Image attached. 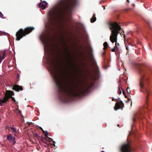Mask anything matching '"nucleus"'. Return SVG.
Wrapping results in <instances>:
<instances>
[{
    "instance_id": "nucleus-1",
    "label": "nucleus",
    "mask_w": 152,
    "mask_h": 152,
    "mask_svg": "<svg viewBox=\"0 0 152 152\" xmlns=\"http://www.w3.org/2000/svg\"><path fill=\"white\" fill-rule=\"evenodd\" d=\"M53 66L51 68L53 78L57 88V91L60 99L63 101L68 100L72 96L80 97L86 94L91 87L88 88L78 87L72 85L66 78V75L60 69L57 68L54 63V60H52Z\"/></svg>"
},
{
    "instance_id": "nucleus-2",
    "label": "nucleus",
    "mask_w": 152,
    "mask_h": 152,
    "mask_svg": "<svg viewBox=\"0 0 152 152\" xmlns=\"http://www.w3.org/2000/svg\"><path fill=\"white\" fill-rule=\"evenodd\" d=\"M108 25L112 32L110 36V40L113 43H115V46L111 49V51L112 52L118 51L120 45L117 42V36L121 29V27L116 22H109L108 23Z\"/></svg>"
},
{
    "instance_id": "nucleus-3",
    "label": "nucleus",
    "mask_w": 152,
    "mask_h": 152,
    "mask_svg": "<svg viewBox=\"0 0 152 152\" xmlns=\"http://www.w3.org/2000/svg\"><path fill=\"white\" fill-rule=\"evenodd\" d=\"M139 73L140 75V91L142 92L146 96V103L147 104L148 96L150 95V90L146 86L148 81V74L147 70L143 68L139 69Z\"/></svg>"
},
{
    "instance_id": "nucleus-4",
    "label": "nucleus",
    "mask_w": 152,
    "mask_h": 152,
    "mask_svg": "<svg viewBox=\"0 0 152 152\" xmlns=\"http://www.w3.org/2000/svg\"><path fill=\"white\" fill-rule=\"evenodd\" d=\"M77 0H60L58 2V6L68 11L71 14L72 10L76 5Z\"/></svg>"
},
{
    "instance_id": "nucleus-5",
    "label": "nucleus",
    "mask_w": 152,
    "mask_h": 152,
    "mask_svg": "<svg viewBox=\"0 0 152 152\" xmlns=\"http://www.w3.org/2000/svg\"><path fill=\"white\" fill-rule=\"evenodd\" d=\"M14 94L13 91L10 90H6L4 94V96L3 99H0V106L4 105V104L6 103L9 101V99L10 98H11L12 100L15 102V104H17L18 102L16 101L14 97L12 96L14 95Z\"/></svg>"
},
{
    "instance_id": "nucleus-6",
    "label": "nucleus",
    "mask_w": 152,
    "mask_h": 152,
    "mask_svg": "<svg viewBox=\"0 0 152 152\" xmlns=\"http://www.w3.org/2000/svg\"><path fill=\"white\" fill-rule=\"evenodd\" d=\"M34 29V27H27L24 30L22 28L20 29L16 33V39L19 41L23 37L31 32Z\"/></svg>"
},
{
    "instance_id": "nucleus-7",
    "label": "nucleus",
    "mask_w": 152,
    "mask_h": 152,
    "mask_svg": "<svg viewBox=\"0 0 152 152\" xmlns=\"http://www.w3.org/2000/svg\"><path fill=\"white\" fill-rule=\"evenodd\" d=\"M48 20L50 25L55 26L56 24L58 19L57 13L54 10H50L48 13Z\"/></svg>"
},
{
    "instance_id": "nucleus-8",
    "label": "nucleus",
    "mask_w": 152,
    "mask_h": 152,
    "mask_svg": "<svg viewBox=\"0 0 152 152\" xmlns=\"http://www.w3.org/2000/svg\"><path fill=\"white\" fill-rule=\"evenodd\" d=\"M147 110H148V109L145 106L144 109H142L139 111L134 113L133 114L132 118L133 122H135L137 120H141L143 117L144 113H146V111Z\"/></svg>"
},
{
    "instance_id": "nucleus-9",
    "label": "nucleus",
    "mask_w": 152,
    "mask_h": 152,
    "mask_svg": "<svg viewBox=\"0 0 152 152\" xmlns=\"http://www.w3.org/2000/svg\"><path fill=\"white\" fill-rule=\"evenodd\" d=\"M90 59L91 63L93 66L96 74L97 75H99L100 71L96 61L92 53H90Z\"/></svg>"
},
{
    "instance_id": "nucleus-10",
    "label": "nucleus",
    "mask_w": 152,
    "mask_h": 152,
    "mask_svg": "<svg viewBox=\"0 0 152 152\" xmlns=\"http://www.w3.org/2000/svg\"><path fill=\"white\" fill-rule=\"evenodd\" d=\"M121 152H132V149L130 143H126L122 145L120 148Z\"/></svg>"
},
{
    "instance_id": "nucleus-11",
    "label": "nucleus",
    "mask_w": 152,
    "mask_h": 152,
    "mask_svg": "<svg viewBox=\"0 0 152 152\" xmlns=\"http://www.w3.org/2000/svg\"><path fill=\"white\" fill-rule=\"evenodd\" d=\"M124 104L121 101H117L115 105L114 109L115 110H117L120 108L122 109L124 107Z\"/></svg>"
},
{
    "instance_id": "nucleus-12",
    "label": "nucleus",
    "mask_w": 152,
    "mask_h": 152,
    "mask_svg": "<svg viewBox=\"0 0 152 152\" xmlns=\"http://www.w3.org/2000/svg\"><path fill=\"white\" fill-rule=\"evenodd\" d=\"M12 89L17 92H19V91H22L23 89L22 86L18 85H14Z\"/></svg>"
},
{
    "instance_id": "nucleus-13",
    "label": "nucleus",
    "mask_w": 152,
    "mask_h": 152,
    "mask_svg": "<svg viewBox=\"0 0 152 152\" xmlns=\"http://www.w3.org/2000/svg\"><path fill=\"white\" fill-rule=\"evenodd\" d=\"M47 4V3L46 1H43L39 4V6L43 10L46 7Z\"/></svg>"
},
{
    "instance_id": "nucleus-14",
    "label": "nucleus",
    "mask_w": 152,
    "mask_h": 152,
    "mask_svg": "<svg viewBox=\"0 0 152 152\" xmlns=\"http://www.w3.org/2000/svg\"><path fill=\"white\" fill-rule=\"evenodd\" d=\"M5 55L6 53L4 51L0 52V63L1 62V60L5 58Z\"/></svg>"
},
{
    "instance_id": "nucleus-15",
    "label": "nucleus",
    "mask_w": 152,
    "mask_h": 152,
    "mask_svg": "<svg viewBox=\"0 0 152 152\" xmlns=\"http://www.w3.org/2000/svg\"><path fill=\"white\" fill-rule=\"evenodd\" d=\"M7 139L10 141H14L15 139L14 137H12L11 134H9L7 136Z\"/></svg>"
},
{
    "instance_id": "nucleus-16",
    "label": "nucleus",
    "mask_w": 152,
    "mask_h": 152,
    "mask_svg": "<svg viewBox=\"0 0 152 152\" xmlns=\"http://www.w3.org/2000/svg\"><path fill=\"white\" fill-rule=\"evenodd\" d=\"M96 18L95 17V14H94L91 19V22L92 23H94L96 21Z\"/></svg>"
},
{
    "instance_id": "nucleus-17",
    "label": "nucleus",
    "mask_w": 152,
    "mask_h": 152,
    "mask_svg": "<svg viewBox=\"0 0 152 152\" xmlns=\"http://www.w3.org/2000/svg\"><path fill=\"white\" fill-rule=\"evenodd\" d=\"M104 45V48L103 49L104 50H106L107 47H108V44L107 42H105L103 44Z\"/></svg>"
},
{
    "instance_id": "nucleus-18",
    "label": "nucleus",
    "mask_w": 152,
    "mask_h": 152,
    "mask_svg": "<svg viewBox=\"0 0 152 152\" xmlns=\"http://www.w3.org/2000/svg\"><path fill=\"white\" fill-rule=\"evenodd\" d=\"M46 140L47 141H48V142H51V141H53V142L54 143L53 144V145H54L55 146V142L53 141V139H52V138H50L49 137H46Z\"/></svg>"
},
{
    "instance_id": "nucleus-19",
    "label": "nucleus",
    "mask_w": 152,
    "mask_h": 152,
    "mask_svg": "<svg viewBox=\"0 0 152 152\" xmlns=\"http://www.w3.org/2000/svg\"><path fill=\"white\" fill-rule=\"evenodd\" d=\"M41 141L45 143H46L47 144H47V141L46 140V137H42L41 138Z\"/></svg>"
},
{
    "instance_id": "nucleus-20",
    "label": "nucleus",
    "mask_w": 152,
    "mask_h": 152,
    "mask_svg": "<svg viewBox=\"0 0 152 152\" xmlns=\"http://www.w3.org/2000/svg\"><path fill=\"white\" fill-rule=\"evenodd\" d=\"M20 75L19 74H17L16 76V81L17 82H15V83H17V82L19 80Z\"/></svg>"
},
{
    "instance_id": "nucleus-21",
    "label": "nucleus",
    "mask_w": 152,
    "mask_h": 152,
    "mask_svg": "<svg viewBox=\"0 0 152 152\" xmlns=\"http://www.w3.org/2000/svg\"><path fill=\"white\" fill-rule=\"evenodd\" d=\"M10 129L13 132H14L15 133H16V130L15 128L13 127H11Z\"/></svg>"
},
{
    "instance_id": "nucleus-22",
    "label": "nucleus",
    "mask_w": 152,
    "mask_h": 152,
    "mask_svg": "<svg viewBox=\"0 0 152 152\" xmlns=\"http://www.w3.org/2000/svg\"><path fill=\"white\" fill-rule=\"evenodd\" d=\"M120 86H119L118 87V93L120 94H121V91L120 89Z\"/></svg>"
},
{
    "instance_id": "nucleus-23",
    "label": "nucleus",
    "mask_w": 152,
    "mask_h": 152,
    "mask_svg": "<svg viewBox=\"0 0 152 152\" xmlns=\"http://www.w3.org/2000/svg\"><path fill=\"white\" fill-rule=\"evenodd\" d=\"M43 133L44 134L45 136V137H48V132L47 131L45 132L44 131H43Z\"/></svg>"
},
{
    "instance_id": "nucleus-24",
    "label": "nucleus",
    "mask_w": 152,
    "mask_h": 152,
    "mask_svg": "<svg viewBox=\"0 0 152 152\" xmlns=\"http://www.w3.org/2000/svg\"><path fill=\"white\" fill-rule=\"evenodd\" d=\"M3 14L1 13V12H0V18H3Z\"/></svg>"
},
{
    "instance_id": "nucleus-25",
    "label": "nucleus",
    "mask_w": 152,
    "mask_h": 152,
    "mask_svg": "<svg viewBox=\"0 0 152 152\" xmlns=\"http://www.w3.org/2000/svg\"><path fill=\"white\" fill-rule=\"evenodd\" d=\"M115 53V54L116 55H117L119 53V50L118 51H116L115 52H114Z\"/></svg>"
},
{
    "instance_id": "nucleus-26",
    "label": "nucleus",
    "mask_w": 152,
    "mask_h": 152,
    "mask_svg": "<svg viewBox=\"0 0 152 152\" xmlns=\"http://www.w3.org/2000/svg\"><path fill=\"white\" fill-rule=\"evenodd\" d=\"M126 48L127 50H128L129 49V48H128V46L126 47Z\"/></svg>"
},
{
    "instance_id": "nucleus-27",
    "label": "nucleus",
    "mask_w": 152,
    "mask_h": 152,
    "mask_svg": "<svg viewBox=\"0 0 152 152\" xmlns=\"http://www.w3.org/2000/svg\"><path fill=\"white\" fill-rule=\"evenodd\" d=\"M123 94H125V92H124V91H123Z\"/></svg>"
},
{
    "instance_id": "nucleus-28",
    "label": "nucleus",
    "mask_w": 152,
    "mask_h": 152,
    "mask_svg": "<svg viewBox=\"0 0 152 152\" xmlns=\"http://www.w3.org/2000/svg\"><path fill=\"white\" fill-rule=\"evenodd\" d=\"M40 129H41V130H42V131H43H43H44L42 129V128H40Z\"/></svg>"
},
{
    "instance_id": "nucleus-29",
    "label": "nucleus",
    "mask_w": 152,
    "mask_h": 152,
    "mask_svg": "<svg viewBox=\"0 0 152 152\" xmlns=\"http://www.w3.org/2000/svg\"><path fill=\"white\" fill-rule=\"evenodd\" d=\"M36 135L37 137H38V135L37 134H35Z\"/></svg>"
},
{
    "instance_id": "nucleus-30",
    "label": "nucleus",
    "mask_w": 152,
    "mask_h": 152,
    "mask_svg": "<svg viewBox=\"0 0 152 152\" xmlns=\"http://www.w3.org/2000/svg\"><path fill=\"white\" fill-rule=\"evenodd\" d=\"M127 1L128 3H129V0H127Z\"/></svg>"
},
{
    "instance_id": "nucleus-31",
    "label": "nucleus",
    "mask_w": 152,
    "mask_h": 152,
    "mask_svg": "<svg viewBox=\"0 0 152 152\" xmlns=\"http://www.w3.org/2000/svg\"><path fill=\"white\" fill-rule=\"evenodd\" d=\"M101 152H105L104 151H102Z\"/></svg>"
},
{
    "instance_id": "nucleus-32",
    "label": "nucleus",
    "mask_w": 152,
    "mask_h": 152,
    "mask_svg": "<svg viewBox=\"0 0 152 152\" xmlns=\"http://www.w3.org/2000/svg\"><path fill=\"white\" fill-rule=\"evenodd\" d=\"M148 23V24L149 25H150V24H149V23Z\"/></svg>"
},
{
    "instance_id": "nucleus-33",
    "label": "nucleus",
    "mask_w": 152,
    "mask_h": 152,
    "mask_svg": "<svg viewBox=\"0 0 152 152\" xmlns=\"http://www.w3.org/2000/svg\"><path fill=\"white\" fill-rule=\"evenodd\" d=\"M118 126H119V125H118Z\"/></svg>"
},
{
    "instance_id": "nucleus-34",
    "label": "nucleus",
    "mask_w": 152,
    "mask_h": 152,
    "mask_svg": "<svg viewBox=\"0 0 152 152\" xmlns=\"http://www.w3.org/2000/svg\"><path fill=\"white\" fill-rule=\"evenodd\" d=\"M112 100H113V101H114V99H112Z\"/></svg>"
},
{
    "instance_id": "nucleus-35",
    "label": "nucleus",
    "mask_w": 152,
    "mask_h": 152,
    "mask_svg": "<svg viewBox=\"0 0 152 152\" xmlns=\"http://www.w3.org/2000/svg\"><path fill=\"white\" fill-rule=\"evenodd\" d=\"M15 141H14V143H15Z\"/></svg>"
},
{
    "instance_id": "nucleus-36",
    "label": "nucleus",
    "mask_w": 152,
    "mask_h": 152,
    "mask_svg": "<svg viewBox=\"0 0 152 152\" xmlns=\"http://www.w3.org/2000/svg\"><path fill=\"white\" fill-rule=\"evenodd\" d=\"M132 103H131V106L132 105Z\"/></svg>"
}]
</instances>
